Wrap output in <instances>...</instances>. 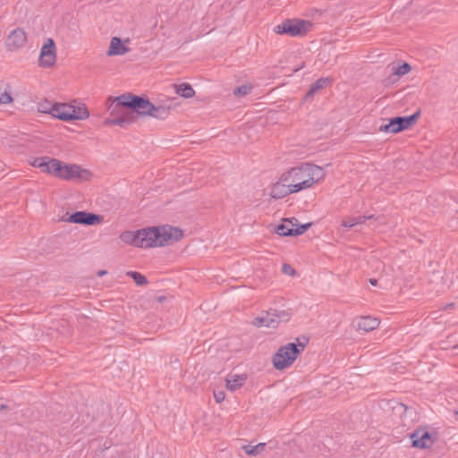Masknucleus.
<instances>
[{"label": "nucleus", "instance_id": "obj_34", "mask_svg": "<svg viewBox=\"0 0 458 458\" xmlns=\"http://www.w3.org/2000/svg\"><path fill=\"white\" fill-rule=\"evenodd\" d=\"M214 398L217 403H220L225 400V394L223 391L215 392Z\"/></svg>", "mask_w": 458, "mask_h": 458}, {"label": "nucleus", "instance_id": "obj_9", "mask_svg": "<svg viewBox=\"0 0 458 458\" xmlns=\"http://www.w3.org/2000/svg\"><path fill=\"white\" fill-rule=\"evenodd\" d=\"M32 165L41 169L43 173L49 174L56 178L60 177L62 161L49 157H37Z\"/></svg>", "mask_w": 458, "mask_h": 458}, {"label": "nucleus", "instance_id": "obj_25", "mask_svg": "<svg viewBox=\"0 0 458 458\" xmlns=\"http://www.w3.org/2000/svg\"><path fill=\"white\" fill-rule=\"evenodd\" d=\"M175 92L184 98H192L195 94L194 89L189 83H181L174 85Z\"/></svg>", "mask_w": 458, "mask_h": 458}, {"label": "nucleus", "instance_id": "obj_26", "mask_svg": "<svg viewBox=\"0 0 458 458\" xmlns=\"http://www.w3.org/2000/svg\"><path fill=\"white\" fill-rule=\"evenodd\" d=\"M126 276L132 278L135 284L139 286L146 285L148 284L147 277L137 271H128Z\"/></svg>", "mask_w": 458, "mask_h": 458}, {"label": "nucleus", "instance_id": "obj_5", "mask_svg": "<svg viewBox=\"0 0 458 458\" xmlns=\"http://www.w3.org/2000/svg\"><path fill=\"white\" fill-rule=\"evenodd\" d=\"M313 28V23L307 20L286 19L282 23L276 25L274 31L276 34H286L291 37H304Z\"/></svg>", "mask_w": 458, "mask_h": 458}, {"label": "nucleus", "instance_id": "obj_1", "mask_svg": "<svg viewBox=\"0 0 458 458\" xmlns=\"http://www.w3.org/2000/svg\"><path fill=\"white\" fill-rule=\"evenodd\" d=\"M138 96L131 93H126L115 98H108L106 99V110L110 116L103 122L105 126L118 125L126 127L132 123L135 120L133 113H137Z\"/></svg>", "mask_w": 458, "mask_h": 458}, {"label": "nucleus", "instance_id": "obj_14", "mask_svg": "<svg viewBox=\"0 0 458 458\" xmlns=\"http://www.w3.org/2000/svg\"><path fill=\"white\" fill-rule=\"evenodd\" d=\"M292 193H294V191H292V187L289 183L283 182V174L280 176L279 180L272 185L270 191V196L275 199L284 198Z\"/></svg>", "mask_w": 458, "mask_h": 458}, {"label": "nucleus", "instance_id": "obj_31", "mask_svg": "<svg viewBox=\"0 0 458 458\" xmlns=\"http://www.w3.org/2000/svg\"><path fill=\"white\" fill-rule=\"evenodd\" d=\"M252 89V86L250 84H243L241 86L236 87L233 89V94L236 97H243L250 93Z\"/></svg>", "mask_w": 458, "mask_h": 458}, {"label": "nucleus", "instance_id": "obj_13", "mask_svg": "<svg viewBox=\"0 0 458 458\" xmlns=\"http://www.w3.org/2000/svg\"><path fill=\"white\" fill-rule=\"evenodd\" d=\"M411 445L420 449L430 448L434 441L431 434L425 429H417L410 435Z\"/></svg>", "mask_w": 458, "mask_h": 458}, {"label": "nucleus", "instance_id": "obj_35", "mask_svg": "<svg viewBox=\"0 0 458 458\" xmlns=\"http://www.w3.org/2000/svg\"><path fill=\"white\" fill-rule=\"evenodd\" d=\"M283 271L285 274H289V275H292V276L295 275V270L290 265H287V264H284Z\"/></svg>", "mask_w": 458, "mask_h": 458}, {"label": "nucleus", "instance_id": "obj_40", "mask_svg": "<svg viewBox=\"0 0 458 458\" xmlns=\"http://www.w3.org/2000/svg\"><path fill=\"white\" fill-rule=\"evenodd\" d=\"M454 305V303H449V304L446 305V308H453Z\"/></svg>", "mask_w": 458, "mask_h": 458}, {"label": "nucleus", "instance_id": "obj_23", "mask_svg": "<svg viewBox=\"0 0 458 458\" xmlns=\"http://www.w3.org/2000/svg\"><path fill=\"white\" fill-rule=\"evenodd\" d=\"M13 102L12 97V87L8 83L0 81V105L11 104Z\"/></svg>", "mask_w": 458, "mask_h": 458}, {"label": "nucleus", "instance_id": "obj_15", "mask_svg": "<svg viewBox=\"0 0 458 458\" xmlns=\"http://www.w3.org/2000/svg\"><path fill=\"white\" fill-rule=\"evenodd\" d=\"M276 312L275 311V309H270L267 310L265 315L257 317L252 320V325L258 327H277V319Z\"/></svg>", "mask_w": 458, "mask_h": 458}, {"label": "nucleus", "instance_id": "obj_39", "mask_svg": "<svg viewBox=\"0 0 458 458\" xmlns=\"http://www.w3.org/2000/svg\"><path fill=\"white\" fill-rule=\"evenodd\" d=\"M165 299V296H161V297H159V298H158V301H163Z\"/></svg>", "mask_w": 458, "mask_h": 458}, {"label": "nucleus", "instance_id": "obj_41", "mask_svg": "<svg viewBox=\"0 0 458 458\" xmlns=\"http://www.w3.org/2000/svg\"><path fill=\"white\" fill-rule=\"evenodd\" d=\"M454 414L458 415V408L456 410H454Z\"/></svg>", "mask_w": 458, "mask_h": 458}, {"label": "nucleus", "instance_id": "obj_33", "mask_svg": "<svg viewBox=\"0 0 458 458\" xmlns=\"http://www.w3.org/2000/svg\"><path fill=\"white\" fill-rule=\"evenodd\" d=\"M52 105L53 104H51V103H39L38 106V110L41 113H48L49 114V110H50Z\"/></svg>", "mask_w": 458, "mask_h": 458}, {"label": "nucleus", "instance_id": "obj_36", "mask_svg": "<svg viewBox=\"0 0 458 458\" xmlns=\"http://www.w3.org/2000/svg\"><path fill=\"white\" fill-rule=\"evenodd\" d=\"M369 284H370L371 285L376 286V285L377 284V279H375V278H370V279H369Z\"/></svg>", "mask_w": 458, "mask_h": 458}, {"label": "nucleus", "instance_id": "obj_37", "mask_svg": "<svg viewBox=\"0 0 458 458\" xmlns=\"http://www.w3.org/2000/svg\"><path fill=\"white\" fill-rule=\"evenodd\" d=\"M8 409V406L6 404H1L0 405V411H4V410H6Z\"/></svg>", "mask_w": 458, "mask_h": 458}, {"label": "nucleus", "instance_id": "obj_30", "mask_svg": "<svg viewBox=\"0 0 458 458\" xmlns=\"http://www.w3.org/2000/svg\"><path fill=\"white\" fill-rule=\"evenodd\" d=\"M275 311L276 312V315L275 317H276L277 324L281 322H287L292 317V313L290 312L289 310L275 309Z\"/></svg>", "mask_w": 458, "mask_h": 458}, {"label": "nucleus", "instance_id": "obj_7", "mask_svg": "<svg viewBox=\"0 0 458 458\" xmlns=\"http://www.w3.org/2000/svg\"><path fill=\"white\" fill-rule=\"evenodd\" d=\"M420 116V111H417L409 116H395L389 119L388 123L381 125L379 131L388 133H398L406 129H409L413 125L419 117Z\"/></svg>", "mask_w": 458, "mask_h": 458}, {"label": "nucleus", "instance_id": "obj_18", "mask_svg": "<svg viewBox=\"0 0 458 458\" xmlns=\"http://www.w3.org/2000/svg\"><path fill=\"white\" fill-rule=\"evenodd\" d=\"M129 51V47H125L121 38L117 37H114L111 39L108 50H107V55H122L126 54Z\"/></svg>", "mask_w": 458, "mask_h": 458}, {"label": "nucleus", "instance_id": "obj_29", "mask_svg": "<svg viewBox=\"0 0 458 458\" xmlns=\"http://www.w3.org/2000/svg\"><path fill=\"white\" fill-rule=\"evenodd\" d=\"M411 70V66L408 63H403L401 65L393 68V74L401 77L409 73Z\"/></svg>", "mask_w": 458, "mask_h": 458}, {"label": "nucleus", "instance_id": "obj_17", "mask_svg": "<svg viewBox=\"0 0 458 458\" xmlns=\"http://www.w3.org/2000/svg\"><path fill=\"white\" fill-rule=\"evenodd\" d=\"M71 108H72L71 105L55 103L51 106L49 114L55 118L68 122V121H71V118L64 117V115H71L70 114Z\"/></svg>", "mask_w": 458, "mask_h": 458}, {"label": "nucleus", "instance_id": "obj_24", "mask_svg": "<svg viewBox=\"0 0 458 458\" xmlns=\"http://www.w3.org/2000/svg\"><path fill=\"white\" fill-rule=\"evenodd\" d=\"M373 217H374L373 215L359 216L351 217V218L343 220L342 221V225L344 226V227L351 228V227H353L356 225L364 224L367 220L372 219Z\"/></svg>", "mask_w": 458, "mask_h": 458}, {"label": "nucleus", "instance_id": "obj_3", "mask_svg": "<svg viewBox=\"0 0 458 458\" xmlns=\"http://www.w3.org/2000/svg\"><path fill=\"white\" fill-rule=\"evenodd\" d=\"M182 236L183 233L180 228L170 225L144 228L137 231V247L152 248L169 245L178 242Z\"/></svg>", "mask_w": 458, "mask_h": 458}, {"label": "nucleus", "instance_id": "obj_32", "mask_svg": "<svg viewBox=\"0 0 458 458\" xmlns=\"http://www.w3.org/2000/svg\"><path fill=\"white\" fill-rule=\"evenodd\" d=\"M311 225V223H307L303 225H298L294 226L293 236L301 235L304 233Z\"/></svg>", "mask_w": 458, "mask_h": 458}, {"label": "nucleus", "instance_id": "obj_19", "mask_svg": "<svg viewBox=\"0 0 458 458\" xmlns=\"http://www.w3.org/2000/svg\"><path fill=\"white\" fill-rule=\"evenodd\" d=\"M298 220L295 217L285 219L283 224L276 227V233L280 236H293V230Z\"/></svg>", "mask_w": 458, "mask_h": 458}, {"label": "nucleus", "instance_id": "obj_22", "mask_svg": "<svg viewBox=\"0 0 458 458\" xmlns=\"http://www.w3.org/2000/svg\"><path fill=\"white\" fill-rule=\"evenodd\" d=\"M70 114L64 115V117L71 118L72 120H84L89 116V112L85 106H71Z\"/></svg>", "mask_w": 458, "mask_h": 458}, {"label": "nucleus", "instance_id": "obj_12", "mask_svg": "<svg viewBox=\"0 0 458 458\" xmlns=\"http://www.w3.org/2000/svg\"><path fill=\"white\" fill-rule=\"evenodd\" d=\"M27 42V34L21 29L17 28L11 31L5 39V47L8 51H16L22 47Z\"/></svg>", "mask_w": 458, "mask_h": 458}, {"label": "nucleus", "instance_id": "obj_27", "mask_svg": "<svg viewBox=\"0 0 458 458\" xmlns=\"http://www.w3.org/2000/svg\"><path fill=\"white\" fill-rule=\"evenodd\" d=\"M265 445L266 444L259 443L256 445H244L242 448L247 454L255 456L264 450Z\"/></svg>", "mask_w": 458, "mask_h": 458}, {"label": "nucleus", "instance_id": "obj_20", "mask_svg": "<svg viewBox=\"0 0 458 458\" xmlns=\"http://www.w3.org/2000/svg\"><path fill=\"white\" fill-rule=\"evenodd\" d=\"M247 379L245 374L241 375H229L226 377V388L230 391H235L241 388Z\"/></svg>", "mask_w": 458, "mask_h": 458}, {"label": "nucleus", "instance_id": "obj_8", "mask_svg": "<svg viewBox=\"0 0 458 458\" xmlns=\"http://www.w3.org/2000/svg\"><path fill=\"white\" fill-rule=\"evenodd\" d=\"M91 173L89 170L82 169L75 164H64L62 162L59 179L64 181H89Z\"/></svg>", "mask_w": 458, "mask_h": 458}, {"label": "nucleus", "instance_id": "obj_2", "mask_svg": "<svg viewBox=\"0 0 458 458\" xmlns=\"http://www.w3.org/2000/svg\"><path fill=\"white\" fill-rule=\"evenodd\" d=\"M325 174L326 173L322 167L305 163L284 173L283 182L289 183L292 187V191L295 193L311 188L322 180Z\"/></svg>", "mask_w": 458, "mask_h": 458}, {"label": "nucleus", "instance_id": "obj_10", "mask_svg": "<svg viewBox=\"0 0 458 458\" xmlns=\"http://www.w3.org/2000/svg\"><path fill=\"white\" fill-rule=\"evenodd\" d=\"M56 61V47L55 41L52 38H47L41 47L39 55V66L52 67Z\"/></svg>", "mask_w": 458, "mask_h": 458}, {"label": "nucleus", "instance_id": "obj_38", "mask_svg": "<svg viewBox=\"0 0 458 458\" xmlns=\"http://www.w3.org/2000/svg\"><path fill=\"white\" fill-rule=\"evenodd\" d=\"M105 274H106V271H105V270H102V271H99V272H98V275H99V276H103V275H105Z\"/></svg>", "mask_w": 458, "mask_h": 458}, {"label": "nucleus", "instance_id": "obj_11", "mask_svg": "<svg viewBox=\"0 0 458 458\" xmlns=\"http://www.w3.org/2000/svg\"><path fill=\"white\" fill-rule=\"evenodd\" d=\"M103 216L100 215L93 214L87 211H76L70 215L67 218H63V221H66L72 224L94 225L100 224L103 221Z\"/></svg>", "mask_w": 458, "mask_h": 458}, {"label": "nucleus", "instance_id": "obj_16", "mask_svg": "<svg viewBox=\"0 0 458 458\" xmlns=\"http://www.w3.org/2000/svg\"><path fill=\"white\" fill-rule=\"evenodd\" d=\"M380 324V321L371 316H364L357 318L355 320V327L366 333L373 331Z\"/></svg>", "mask_w": 458, "mask_h": 458}, {"label": "nucleus", "instance_id": "obj_6", "mask_svg": "<svg viewBox=\"0 0 458 458\" xmlns=\"http://www.w3.org/2000/svg\"><path fill=\"white\" fill-rule=\"evenodd\" d=\"M139 115L151 116L157 119L164 120L168 117L170 114V107L165 106H155L148 98L138 96L137 100Z\"/></svg>", "mask_w": 458, "mask_h": 458}, {"label": "nucleus", "instance_id": "obj_28", "mask_svg": "<svg viewBox=\"0 0 458 458\" xmlns=\"http://www.w3.org/2000/svg\"><path fill=\"white\" fill-rule=\"evenodd\" d=\"M136 236L137 232H124L121 234L120 238L123 242L137 247L138 239H136Z\"/></svg>", "mask_w": 458, "mask_h": 458}, {"label": "nucleus", "instance_id": "obj_21", "mask_svg": "<svg viewBox=\"0 0 458 458\" xmlns=\"http://www.w3.org/2000/svg\"><path fill=\"white\" fill-rule=\"evenodd\" d=\"M330 81L331 80L329 78H319L318 80H317L314 83L310 85V88L304 96V99L307 100L312 98L315 93L324 89L330 82Z\"/></svg>", "mask_w": 458, "mask_h": 458}, {"label": "nucleus", "instance_id": "obj_4", "mask_svg": "<svg viewBox=\"0 0 458 458\" xmlns=\"http://www.w3.org/2000/svg\"><path fill=\"white\" fill-rule=\"evenodd\" d=\"M308 344V339L304 338L303 342L298 340V344L289 343L280 347L272 359L274 367L278 370H283L290 367L297 359L301 351L304 350Z\"/></svg>", "mask_w": 458, "mask_h": 458}]
</instances>
